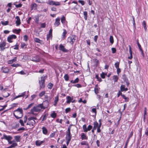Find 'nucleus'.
<instances>
[{
	"label": "nucleus",
	"mask_w": 148,
	"mask_h": 148,
	"mask_svg": "<svg viewBox=\"0 0 148 148\" xmlns=\"http://www.w3.org/2000/svg\"><path fill=\"white\" fill-rule=\"evenodd\" d=\"M23 111L21 108H18L14 111L13 114L17 119H19L23 116Z\"/></svg>",
	"instance_id": "f257e3e1"
},
{
	"label": "nucleus",
	"mask_w": 148,
	"mask_h": 148,
	"mask_svg": "<svg viewBox=\"0 0 148 148\" xmlns=\"http://www.w3.org/2000/svg\"><path fill=\"white\" fill-rule=\"evenodd\" d=\"M45 107L43 106L42 103L40 104L36 107H34L31 110V111L32 114H34V112H39L41 109H45Z\"/></svg>",
	"instance_id": "f03ea898"
},
{
	"label": "nucleus",
	"mask_w": 148,
	"mask_h": 148,
	"mask_svg": "<svg viewBox=\"0 0 148 148\" xmlns=\"http://www.w3.org/2000/svg\"><path fill=\"white\" fill-rule=\"evenodd\" d=\"M45 77L42 76L41 77V79L39 80V83L40 88H43L45 87Z\"/></svg>",
	"instance_id": "7ed1b4c3"
},
{
	"label": "nucleus",
	"mask_w": 148,
	"mask_h": 148,
	"mask_svg": "<svg viewBox=\"0 0 148 148\" xmlns=\"http://www.w3.org/2000/svg\"><path fill=\"white\" fill-rule=\"evenodd\" d=\"M76 36L74 35L69 37L68 38V41L71 45H73L76 40Z\"/></svg>",
	"instance_id": "20e7f679"
},
{
	"label": "nucleus",
	"mask_w": 148,
	"mask_h": 148,
	"mask_svg": "<svg viewBox=\"0 0 148 148\" xmlns=\"http://www.w3.org/2000/svg\"><path fill=\"white\" fill-rule=\"evenodd\" d=\"M6 43L5 41H3L0 43V49L1 51L5 49L8 48L5 47Z\"/></svg>",
	"instance_id": "39448f33"
},
{
	"label": "nucleus",
	"mask_w": 148,
	"mask_h": 148,
	"mask_svg": "<svg viewBox=\"0 0 148 148\" xmlns=\"http://www.w3.org/2000/svg\"><path fill=\"white\" fill-rule=\"evenodd\" d=\"M31 60L33 61L36 62H39L40 61L39 56H32L31 58Z\"/></svg>",
	"instance_id": "423d86ee"
},
{
	"label": "nucleus",
	"mask_w": 148,
	"mask_h": 148,
	"mask_svg": "<svg viewBox=\"0 0 148 148\" xmlns=\"http://www.w3.org/2000/svg\"><path fill=\"white\" fill-rule=\"evenodd\" d=\"M16 36L15 35H10L8 37L7 40L9 42H12L13 41L11 40L13 39H16Z\"/></svg>",
	"instance_id": "0eeeda50"
},
{
	"label": "nucleus",
	"mask_w": 148,
	"mask_h": 148,
	"mask_svg": "<svg viewBox=\"0 0 148 148\" xmlns=\"http://www.w3.org/2000/svg\"><path fill=\"white\" fill-rule=\"evenodd\" d=\"M1 139H5L8 141L10 140H11L12 138V137L10 136H7L5 134L3 135V136L1 138Z\"/></svg>",
	"instance_id": "6e6552de"
},
{
	"label": "nucleus",
	"mask_w": 148,
	"mask_h": 148,
	"mask_svg": "<svg viewBox=\"0 0 148 148\" xmlns=\"http://www.w3.org/2000/svg\"><path fill=\"white\" fill-rule=\"evenodd\" d=\"M133 135V132L132 131L131 132L130 134L129 135L128 138H127V140L126 141V143L125 144V145L124 147V148H127V145L128 144L129 141L130 139V138H131L132 136Z\"/></svg>",
	"instance_id": "1a4fd4ad"
},
{
	"label": "nucleus",
	"mask_w": 148,
	"mask_h": 148,
	"mask_svg": "<svg viewBox=\"0 0 148 148\" xmlns=\"http://www.w3.org/2000/svg\"><path fill=\"white\" fill-rule=\"evenodd\" d=\"M67 101H66L67 103L69 104L71 102L72 103H74L75 102V100H74L73 98L69 96L67 97Z\"/></svg>",
	"instance_id": "9d476101"
},
{
	"label": "nucleus",
	"mask_w": 148,
	"mask_h": 148,
	"mask_svg": "<svg viewBox=\"0 0 148 148\" xmlns=\"http://www.w3.org/2000/svg\"><path fill=\"white\" fill-rule=\"evenodd\" d=\"M59 49L62 51L63 52H66L68 51V50L66 49L64 47L62 44H60L59 46Z\"/></svg>",
	"instance_id": "9b49d317"
},
{
	"label": "nucleus",
	"mask_w": 148,
	"mask_h": 148,
	"mask_svg": "<svg viewBox=\"0 0 148 148\" xmlns=\"http://www.w3.org/2000/svg\"><path fill=\"white\" fill-rule=\"evenodd\" d=\"M15 19H16V20L15 21L16 25L17 26H19L21 24V20L19 17L18 16H16L15 17Z\"/></svg>",
	"instance_id": "f8f14e48"
},
{
	"label": "nucleus",
	"mask_w": 148,
	"mask_h": 148,
	"mask_svg": "<svg viewBox=\"0 0 148 148\" xmlns=\"http://www.w3.org/2000/svg\"><path fill=\"white\" fill-rule=\"evenodd\" d=\"M60 18L59 17H58L56 19L55 22L54 23V25L55 26L57 27L60 25Z\"/></svg>",
	"instance_id": "ddd939ff"
},
{
	"label": "nucleus",
	"mask_w": 148,
	"mask_h": 148,
	"mask_svg": "<svg viewBox=\"0 0 148 148\" xmlns=\"http://www.w3.org/2000/svg\"><path fill=\"white\" fill-rule=\"evenodd\" d=\"M121 91L123 92L124 91H127L128 90L127 88H125V86L124 85H121L120 87Z\"/></svg>",
	"instance_id": "4468645a"
},
{
	"label": "nucleus",
	"mask_w": 148,
	"mask_h": 148,
	"mask_svg": "<svg viewBox=\"0 0 148 148\" xmlns=\"http://www.w3.org/2000/svg\"><path fill=\"white\" fill-rule=\"evenodd\" d=\"M81 138L82 140H87L88 137L84 133H82L81 134Z\"/></svg>",
	"instance_id": "2eb2a0df"
},
{
	"label": "nucleus",
	"mask_w": 148,
	"mask_h": 148,
	"mask_svg": "<svg viewBox=\"0 0 148 148\" xmlns=\"http://www.w3.org/2000/svg\"><path fill=\"white\" fill-rule=\"evenodd\" d=\"M1 69L3 71V72L4 73H8L9 71V69L6 67H2Z\"/></svg>",
	"instance_id": "dca6fc26"
},
{
	"label": "nucleus",
	"mask_w": 148,
	"mask_h": 148,
	"mask_svg": "<svg viewBox=\"0 0 148 148\" xmlns=\"http://www.w3.org/2000/svg\"><path fill=\"white\" fill-rule=\"evenodd\" d=\"M72 137V135L71 133H66V139L71 140Z\"/></svg>",
	"instance_id": "f3484780"
},
{
	"label": "nucleus",
	"mask_w": 148,
	"mask_h": 148,
	"mask_svg": "<svg viewBox=\"0 0 148 148\" xmlns=\"http://www.w3.org/2000/svg\"><path fill=\"white\" fill-rule=\"evenodd\" d=\"M14 139L17 142H19L20 141L21 136H14Z\"/></svg>",
	"instance_id": "a211bd4d"
},
{
	"label": "nucleus",
	"mask_w": 148,
	"mask_h": 148,
	"mask_svg": "<svg viewBox=\"0 0 148 148\" xmlns=\"http://www.w3.org/2000/svg\"><path fill=\"white\" fill-rule=\"evenodd\" d=\"M21 31V30L20 29H14L12 30V32L14 33H15L17 34H18Z\"/></svg>",
	"instance_id": "6ab92c4d"
},
{
	"label": "nucleus",
	"mask_w": 148,
	"mask_h": 148,
	"mask_svg": "<svg viewBox=\"0 0 148 148\" xmlns=\"http://www.w3.org/2000/svg\"><path fill=\"white\" fill-rule=\"evenodd\" d=\"M94 62L95 63V65L96 66H97L99 63V60L97 59L94 58L93 60Z\"/></svg>",
	"instance_id": "aec40b11"
},
{
	"label": "nucleus",
	"mask_w": 148,
	"mask_h": 148,
	"mask_svg": "<svg viewBox=\"0 0 148 148\" xmlns=\"http://www.w3.org/2000/svg\"><path fill=\"white\" fill-rule=\"evenodd\" d=\"M59 100V97H58V96L57 95V96H56L55 98V100H54V103L53 104V105L55 106H56L58 102V101Z\"/></svg>",
	"instance_id": "412c9836"
},
{
	"label": "nucleus",
	"mask_w": 148,
	"mask_h": 148,
	"mask_svg": "<svg viewBox=\"0 0 148 148\" xmlns=\"http://www.w3.org/2000/svg\"><path fill=\"white\" fill-rule=\"evenodd\" d=\"M17 57H15L13 59L9 60L8 61V63L9 64H12L16 60Z\"/></svg>",
	"instance_id": "4be33fe9"
},
{
	"label": "nucleus",
	"mask_w": 148,
	"mask_h": 148,
	"mask_svg": "<svg viewBox=\"0 0 148 148\" xmlns=\"http://www.w3.org/2000/svg\"><path fill=\"white\" fill-rule=\"evenodd\" d=\"M42 132L43 134H46L47 133V130L46 128L44 127H43L42 128Z\"/></svg>",
	"instance_id": "5701e85b"
},
{
	"label": "nucleus",
	"mask_w": 148,
	"mask_h": 148,
	"mask_svg": "<svg viewBox=\"0 0 148 148\" xmlns=\"http://www.w3.org/2000/svg\"><path fill=\"white\" fill-rule=\"evenodd\" d=\"M94 126L93 128L94 130H96L97 128L98 127L99 125L98 123L97 122L95 121L94 122Z\"/></svg>",
	"instance_id": "b1692460"
},
{
	"label": "nucleus",
	"mask_w": 148,
	"mask_h": 148,
	"mask_svg": "<svg viewBox=\"0 0 148 148\" xmlns=\"http://www.w3.org/2000/svg\"><path fill=\"white\" fill-rule=\"evenodd\" d=\"M12 145L8 147V148H12L14 147L17 146V144L16 143H14L12 144Z\"/></svg>",
	"instance_id": "393cba45"
},
{
	"label": "nucleus",
	"mask_w": 148,
	"mask_h": 148,
	"mask_svg": "<svg viewBox=\"0 0 148 148\" xmlns=\"http://www.w3.org/2000/svg\"><path fill=\"white\" fill-rule=\"evenodd\" d=\"M67 33L66 30L65 29H63V32L62 33V36L63 38H64L66 37V35Z\"/></svg>",
	"instance_id": "a878e982"
},
{
	"label": "nucleus",
	"mask_w": 148,
	"mask_h": 148,
	"mask_svg": "<svg viewBox=\"0 0 148 148\" xmlns=\"http://www.w3.org/2000/svg\"><path fill=\"white\" fill-rule=\"evenodd\" d=\"M142 128H140L138 130V134H139V137L140 138L142 136Z\"/></svg>",
	"instance_id": "bb28decb"
},
{
	"label": "nucleus",
	"mask_w": 148,
	"mask_h": 148,
	"mask_svg": "<svg viewBox=\"0 0 148 148\" xmlns=\"http://www.w3.org/2000/svg\"><path fill=\"white\" fill-rule=\"evenodd\" d=\"M65 20L66 19L65 17L64 16H63L61 18V22L62 24H64L65 23Z\"/></svg>",
	"instance_id": "cd10ccee"
},
{
	"label": "nucleus",
	"mask_w": 148,
	"mask_h": 148,
	"mask_svg": "<svg viewBox=\"0 0 148 148\" xmlns=\"http://www.w3.org/2000/svg\"><path fill=\"white\" fill-rule=\"evenodd\" d=\"M142 25L143 26L144 29L146 31L147 29L146 22L145 21H143Z\"/></svg>",
	"instance_id": "c85d7f7f"
},
{
	"label": "nucleus",
	"mask_w": 148,
	"mask_h": 148,
	"mask_svg": "<svg viewBox=\"0 0 148 148\" xmlns=\"http://www.w3.org/2000/svg\"><path fill=\"white\" fill-rule=\"evenodd\" d=\"M55 3V1H49L47 2V3L48 4L51 5H54Z\"/></svg>",
	"instance_id": "c756f323"
},
{
	"label": "nucleus",
	"mask_w": 148,
	"mask_h": 148,
	"mask_svg": "<svg viewBox=\"0 0 148 148\" xmlns=\"http://www.w3.org/2000/svg\"><path fill=\"white\" fill-rule=\"evenodd\" d=\"M84 18L86 20L87 19V12L86 11L84 12Z\"/></svg>",
	"instance_id": "7c9ffc66"
},
{
	"label": "nucleus",
	"mask_w": 148,
	"mask_h": 148,
	"mask_svg": "<svg viewBox=\"0 0 148 148\" xmlns=\"http://www.w3.org/2000/svg\"><path fill=\"white\" fill-rule=\"evenodd\" d=\"M110 42L112 44L114 42V40L113 37L112 36H110Z\"/></svg>",
	"instance_id": "2f4dec72"
},
{
	"label": "nucleus",
	"mask_w": 148,
	"mask_h": 148,
	"mask_svg": "<svg viewBox=\"0 0 148 148\" xmlns=\"http://www.w3.org/2000/svg\"><path fill=\"white\" fill-rule=\"evenodd\" d=\"M122 79L124 81L126 82L128 81V79L125 74H124L122 75Z\"/></svg>",
	"instance_id": "473e14b6"
},
{
	"label": "nucleus",
	"mask_w": 148,
	"mask_h": 148,
	"mask_svg": "<svg viewBox=\"0 0 148 148\" xmlns=\"http://www.w3.org/2000/svg\"><path fill=\"white\" fill-rule=\"evenodd\" d=\"M53 86V84L51 83H49L47 86L48 88L49 89H51Z\"/></svg>",
	"instance_id": "72a5a7b5"
},
{
	"label": "nucleus",
	"mask_w": 148,
	"mask_h": 148,
	"mask_svg": "<svg viewBox=\"0 0 148 148\" xmlns=\"http://www.w3.org/2000/svg\"><path fill=\"white\" fill-rule=\"evenodd\" d=\"M1 23L2 25H6L8 24L9 22L8 21H1Z\"/></svg>",
	"instance_id": "f704fd0d"
},
{
	"label": "nucleus",
	"mask_w": 148,
	"mask_h": 148,
	"mask_svg": "<svg viewBox=\"0 0 148 148\" xmlns=\"http://www.w3.org/2000/svg\"><path fill=\"white\" fill-rule=\"evenodd\" d=\"M10 95V94L8 93L5 92L3 93V96L5 97H7Z\"/></svg>",
	"instance_id": "c9c22d12"
},
{
	"label": "nucleus",
	"mask_w": 148,
	"mask_h": 148,
	"mask_svg": "<svg viewBox=\"0 0 148 148\" xmlns=\"http://www.w3.org/2000/svg\"><path fill=\"white\" fill-rule=\"evenodd\" d=\"M122 97L124 99L125 102H127L129 101V98L128 97H126L124 95H123Z\"/></svg>",
	"instance_id": "e433bc0d"
},
{
	"label": "nucleus",
	"mask_w": 148,
	"mask_h": 148,
	"mask_svg": "<svg viewBox=\"0 0 148 148\" xmlns=\"http://www.w3.org/2000/svg\"><path fill=\"white\" fill-rule=\"evenodd\" d=\"M80 144L81 145H88V142L87 141H84L80 143Z\"/></svg>",
	"instance_id": "4c0bfd02"
},
{
	"label": "nucleus",
	"mask_w": 148,
	"mask_h": 148,
	"mask_svg": "<svg viewBox=\"0 0 148 148\" xmlns=\"http://www.w3.org/2000/svg\"><path fill=\"white\" fill-rule=\"evenodd\" d=\"M29 122L30 125L32 126H34L36 123L35 121L34 120H32V121H31Z\"/></svg>",
	"instance_id": "58836bf2"
},
{
	"label": "nucleus",
	"mask_w": 148,
	"mask_h": 148,
	"mask_svg": "<svg viewBox=\"0 0 148 148\" xmlns=\"http://www.w3.org/2000/svg\"><path fill=\"white\" fill-rule=\"evenodd\" d=\"M118 78V77L116 75L114 76L113 77V79L114 80L115 82H117Z\"/></svg>",
	"instance_id": "ea45409f"
},
{
	"label": "nucleus",
	"mask_w": 148,
	"mask_h": 148,
	"mask_svg": "<svg viewBox=\"0 0 148 148\" xmlns=\"http://www.w3.org/2000/svg\"><path fill=\"white\" fill-rule=\"evenodd\" d=\"M119 62H116L115 64H114V66L115 67V68L116 69L119 68Z\"/></svg>",
	"instance_id": "a19ab883"
},
{
	"label": "nucleus",
	"mask_w": 148,
	"mask_h": 148,
	"mask_svg": "<svg viewBox=\"0 0 148 148\" xmlns=\"http://www.w3.org/2000/svg\"><path fill=\"white\" fill-rule=\"evenodd\" d=\"M48 116V114L47 113H45L43 116V117L42 119V121H44L46 119V118Z\"/></svg>",
	"instance_id": "79ce46f5"
},
{
	"label": "nucleus",
	"mask_w": 148,
	"mask_h": 148,
	"mask_svg": "<svg viewBox=\"0 0 148 148\" xmlns=\"http://www.w3.org/2000/svg\"><path fill=\"white\" fill-rule=\"evenodd\" d=\"M64 78L66 81H68L69 79V76L68 75L66 74L64 76Z\"/></svg>",
	"instance_id": "37998d69"
},
{
	"label": "nucleus",
	"mask_w": 148,
	"mask_h": 148,
	"mask_svg": "<svg viewBox=\"0 0 148 148\" xmlns=\"http://www.w3.org/2000/svg\"><path fill=\"white\" fill-rule=\"evenodd\" d=\"M19 45L17 44V43L14 46H12V47H14L13 49L15 50H18V49Z\"/></svg>",
	"instance_id": "c03bdc74"
},
{
	"label": "nucleus",
	"mask_w": 148,
	"mask_h": 148,
	"mask_svg": "<svg viewBox=\"0 0 148 148\" xmlns=\"http://www.w3.org/2000/svg\"><path fill=\"white\" fill-rule=\"evenodd\" d=\"M34 105V103H31L29 104L28 106L26 108H24V109L25 110H27V109L30 108L32 106Z\"/></svg>",
	"instance_id": "a18cd8bd"
},
{
	"label": "nucleus",
	"mask_w": 148,
	"mask_h": 148,
	"mask_svg": "<svg viewBox=\"0 0 148 148\" xmlns=\"http://www.w3.org/2000/svg\"><path fill=\"white\" fill-rule=\"evenodd\" d=\"M95 77L99 82H101L102 81V80L99 77L98 75H95Z\"/></svg>",
	"instance_id": "49530a36"
},
{
	"label": "nucleus",
	"mask_w": 148,
	"mask_h": 148,
	"mask_svg": "<svg viewBox=\"0 0 148 148\" xmlns=\"http://www.w3.org/2000/svg\"><path fill=\"white\" fill-rule=\"evenodd\" d=\"M34 40L35 42L38 43H40V42L41 41L39 38H34Z\"/></svg>",
	"instance_id": "de8ad7c7"
},
{
	"label": "nucleus",
	"mask_w": 148,
	"mask_h": 148,
	"mask_svg": "<svg viewBox=\"0 0 148 148\" xmlns=\"http://www.w3.org/2000/svg\"><path fill=\"white\" fill-rule=\"evenodd\" d=\"M56 116V114L54 112L51 114V116L53 118H55Z\"/></svg>",
	"instance_id": "09e8293b"
},
{
	"label": "nucleus",
	"mask_w": 148,
	"mask_h": 148,
	"mask_svg": "<svg viewBox=\"0 0 148 148\" xmlns=\"http://www.w3.org/2000/svg\"><path fill=\"white\" fill-rule=\"evenodd\" d=\"M121 91L120 90H119L118 92V93L117 94V97H119V96L120 95H121L122 97H123V95H123L122 92H121Z\"/></svg>",
	"instance_id": "8fccbe9b"
},
{
	"label": "nucleus",
	"mask_w": 148,
	"mask_h": 148,
	"mask_svg": "<svg viewBox=\"0 0 148 148\" xmlns=\"http://www.w3.org/2000/svg\"><path fill=\"white\" fill-rule=\"evenodd\" d=\"M40 141V140H36V145L37 146H40L41 145Z\"/></svg>",
	"instance_id": "3c124183"
},
{
	"label": "nucleus",
	"mask_w": 148,
	"mask_h": 148,
	"mask_svg": "<svg viewBox=\"0 0 148 148\" xmlns=\"http://www.w3.org/2000/svg\"><path fill=\"white\" fill-rule=\"evenodd\" d=\"M83 128L84 130V131L85 132H87V128L86 127V125L85 124L83 126Z\"/></svg>",
	"instance_id": "603ef678"
},
{
	"label": "nucleus",
	"mask_w": 148,
	"mask_h": 148,
	"mask_svg": "<svg viewBox=\"0 0 148 148\" xmlns=\"http://www.w3.org/2000/svg\"><path fill=\"white\" fill-rule=\"evenodd\" d=\"M92 128V126L91 125H89L87 128V132L88 131H90L91 129Z\"/></svg>",
	"instance_id": "864d4df0"
},
{
	"label": "nucleus",
	"mask_w": 148,
	"mask_h": 148,
	"mask_svg": "<svg viewBox=\"0 0 148 148\" xmlns=\"http://www.w3.org/2000/svg\"><path fill=\"white\" fill-rule=\"evenodd\" d=\"M21 65L18 64H13L11 65V66L13 67H17L18 66H20Z\"/></svg>",
	"instance_id": "5fc2aeb1"
},
{
	"label": "nucleus",
	"mask_w": 148,
	"mask_h": 148,
	"mask_svg": "<svg viewBox=\"0 0 148 148\" xmlns=\"http://www.w3.org/2000/svg\"><path fill=\"white\" fill-rule=\"evenodd\" d=\"M112 52L113 53H115L116 52V49L115 48L112 47L111 48Z\"/></svg>",
	"instance_id": "6e6d98bb"
},
{
	"label": "nucleus",
	"mask_w": 148,
	"mask_h": 148,
	"mask_svg": "<svg viewBox=\"0 0 148 148\" xmlns=\"http://www.w3.org/2000/svg\"><path fill=\"white\" fill-rule=\"evenodd\" d=\"M145 134L146 135V136H148V127L146 128L145 131Z\"/></svg>",
	"instance_id": "4d7b16f0"
},
{
	"label": "nucleus",
	"mask_w": 148,
	"mask_h": 148,
	"mask_svg": "<svg viewBox=\"0 0 148 148\" xmlns=\"http://www.w3.org/2000/svg\"><path fill=\"white\" fill-rule=\"evenodd\" d=\"M45 93V91H42L41 92L40 94H39V96L40 97H42L43 95H44V94Z\"/></svg>",
	"instance_id": "13d9d810"
},
{
	"label": "nucleus",
	"mask_w": 148,
	"mask_h": 148,
	"mask_svg": "<svg viewBox=\"0 0 148 148\" xmlns=\"http://www.w3.org/2000/svg\"><path fill=\"white\" fill-rule=\"evenodd\" d=\"M78 2L81 3L82 5H84L85 4V2L84 1L79 0L78 1Z\"/></svg>",
	"instance_id": "bf43d9fd"
},
{
	"label": "nucleus",
	"mask_w": 148,
	"mask_h": 148,
	"mask_svg": "<svg viewBox=\"0 0 148 148\" xmlns=\"http://www.w3.org/2000/svg\"><path fill=\"white\" fill-rule=\"evenodd\" d=\"M71 108H66L65 110L66 113H67L68 112H70L71 111Z\"/></svg>",
	"instance_id": "052dcab7"
},
{
	"label": "nucleus",
	"mask_w": 148,
	"mask_h": 148,
	"mask_svg": "<svg viewBox=\"0 0 148 148\" xmlns=\"http://www.w3.org/2000/svg\"><path fill=\"white\" fill-rule=\"evenodd\" d=\"M19 122L20 123L21 126H24V125L23 123V121L22 120L20 119L19 121Z\"/></svg>",
	"instance_id": "680f3d73"
},
{
	"label": "nucleus",
	"mask_w": 148,
	"mask_h": 148,
	"mask_svg": "<svg viewBox=\"0 0 148 148\" xmlns=\"http://www.w3.org/2000/svg\"><path fill=\"white\" fill-rule=\"evenodd\" d=\"M35 19L36 20V22L37 23H38L39 21V17L38 16H35Z\"/></svg>",
	"instance_id": "e2e57ef3"
},
{
	"label": "nucleus",
	"mask_w": 148,
	"mask_h": 148,
	"mask_svg": "<svg viewBox=\"0 0 148 148\" xmlns=\"http://www.w3.org/2000/svg\"><path fill=\"white\" fill-rule=\"evenodd\" d=\"M79 81V79L78 78H76L73 82V84H75L77 83Z\"/></svg>",
	"instance_id": "0e129e2a"
},
{
	"label": "nucleus",
	"mask_w": 148,
	"mask_h": 148,
	"mask_svg": "<svg viewBox=\"0 0 148 148\" xmlns=\"http://www.w3.org/2000/svg\"><path fill=\"white\" fill-rule=\"evenodd\" d=\"M94 91L96 94H97L98 93V88H94Z\"/></svg>",
	"instance_id": "69168bd1"
},
{
	"label": "nucleus",
	"mask_w": 148,
	"mask_h": 148,
	"mask_svg": "<svg viewBox=\"0 0 148 148\" xmlns=\"http://www.w3.org/2000/svg\"><path fill=\"white\" fill-rule=\"evenodd\" d=\"M100 75L102 78L104 79L105 78V74L104 73L102 72V73Z\"/></svg>",
	"instance_id": "338daca9"
},
{
	"label": "nucleus",
	"mask_w": 148,
	"mask_h": 148,
	"mask_svg": "<svg viewBox=\"0 0 148 148\" xmlns=\"http://www.w3.org/2000/svg\"><path fill=\"white\" fill-rule=\"evenodd\" d=\"M60 3L59 2H55L54 5L56 6H58L60 5Z\"/></svg>",
	"instance_id": "774afa93"
}]
</instances>
